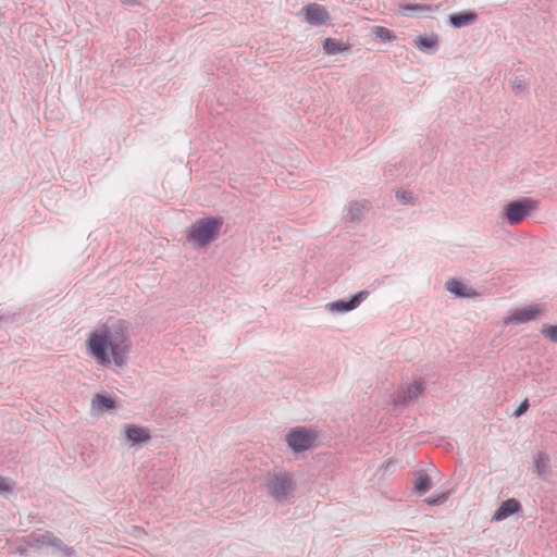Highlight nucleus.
I'll use <instances>...</instances> for the list:
<instances>
[{"instance_id":"nucleus-1","label":"nucleus","mask_w":557,"mask_h":557,"mask_svg":"<svg viewBox=\"0 0 557 557\" xmlns=\"http://www.w3.org/2000/svg\"><path fill=\"white\" fill-rule=\"evenodd\" d=\"M86 357L96 366L124 369L132 352V341L124 321L109 318L86 332L83 341Z\"/></svg>"},{"instance_id":"nucleus-2","label":"nucleus","mask_w":557,"mask_h":557,"mask_svg":"<svg viewBox=\"0 0 557 557\" xmlns=\"http://www.w3.org/2000/svg\"><path fill=\"white\" fill-rule=\"evenodd\" d=\"M223 227L221 216H203L195 220L186 231L187 245L197 251L207 249L218 240Z\"/></svg>"},{"instance_id":"nucleus-3","label":"nucleus","mask_w":557,"mask_h":557,"mask_svg":"<svg viewBox=\"0 0 557 557\" xmlns=\"http://www.w3.org/2000/svg\"><path fill=\"white\" fill-rule=\"evenodd\" d=\"M539 208V201L524 197L505 203L499 211V219L508 225H517Z\"/></svg>"},{"instance_id":"nucleus-4","label":"nucleus","mask_w":557,"mask_h":557,"mask_svg":"<svg viewBox=\"0 0 557 557\" xmlns=\"http://www.w3.org/2000/svg\"><path fill=\"white\" fill-rule=\"evenodd\" d=\"M319 432L310 426L292 428L285 435L288 448L295 454L313 449L319 445Z\"/></svg>"},{"instance_id":"nucleus-5","label":"nucleus","mask_w":557,"mask_h":557,"mask_svg":"<svg viewBox=\"0 0 557 557\" xmlns=\"http://www.w3.org/2000/svg\"><path fill=\"white\" fill-rule=\"evenodd\" d=\"M119 440L126 448H143L151 443V431L148 426L128 422L122 425Z\"/></svg>"},{"instance_id":"nucleus-6","label":"nucleus","mask_w":557,"mask_h":557,"mask_svg":"<svg viewBox=\"0 0 557 557\" xmlns=\"http://www.w3.org/2000/svg\"><path fill=\"white\" fill-rule=\"evenodd\" d=\"M368 296V292L360 290L356 294L349 295L346 298L335 299L326 302L323 306V310L330 318H339L357 310L361 304L367 300Z\"/></svg>"},{"instance_id":"nucleus-7","label":"nucleus","mask_w":557,"mask_h":557,"mask_svg":"<svg viewBox=\"0 0 557 557\" xmlns=\"http://www.w3.org/2000/svg\"><path fill=\"white\" fill-rule=\"evenodd\" d=\"M545 312V307L540 304H529L523 307L511 309L504 318L505 325L524 324L541 318Z\"/></svg>"},{"instance_id":"nucleus-8","label":"nucleus","mask_w":557,"mask_h":557,"mask_svg":"<svg viewBox=\"0 0 557 557\" xmlns=\"http://www.w3.org/2000/svg\"><path fill=\"white\" fill-rule=\"evenodd\" d=\"M265 488L268 494L276 502L287 500L294 491V483L289 475L281 474L270 479Z\"/></svg>"},{"instance_id":"nucleus-9","label":"nucleus","mask_w":557,"mask_h":557,"mask_svg":"<svg viewBox=\"0 0 557 557\" xmlns=\"http://www.w3.org/2000/svg\"><path fill=\"white\" fill-rule=\"evenodd\" d=\"M90 412L94 416L113 414L119 409V399L113 394H95L90 399Z\"/></svg>"},{"instance_id":"nucleus-10","label":"nucleus","mask_w":557,"mask_h":557,"mask_svg":"<svg viewBox=\"0 0 557 557\" xmlns=\"http://www.w3.org/2000/svg\"><path fill=\"white\" fill-rule=\"evenodd\" d=\"M33 545L37 549L51 548L53 552L59 553L63 557H73L74 550L65 547L62 542L53 536L51 533L38 534L34 536Z\"/></svg>"},{"instance_id":"nucleus-11","label":"nucleus","mask_w":557,"mask_h":557,"mask_svg":"<svg viewBox=\"0 0 557 557\" xmlns=\"http://www.w3.org/2000/svg\"><path fill=\"white\" fill-rule=\"evenodd\" d=\"M521 510V505L516 498H508L502 502L493 512L491 520L493 522H500Z\"/></svg>"},{"instance_id":"nucleus-12","label":"nucleus","mask_w":557,"mask_h":557,"mask_svg":"<svg viewBox=\"0 0 557 557\" xmlns=\"http://www.w3.org/2000/svg\"><path fill=\"white\" fill-rule=\"evenodd\" d=\"M305 20L310 25H323L330 20L326 9L320 4L311 3L302 9Z\"/></svg>"},{"instance_id":"nucleus-13","label":"nucleus","mask_w":557,"mask_h":557,"mask_svg":"<svg viewBox=\"0 0 557 557\" xmlns=\"http://www.w3.org/2000/svg\"><path fill=\"white\" fill-rule=\"evenodd\" d=\"M445 287L457 298H475L479 295L474 288L456 278L448 280Z\"/></svg>"},{"instance_id":"nucleus-14","label":"nucleus","mask_w":557,"mask_h":557,"mask_svg":"<svg viewBox=\"0 0 557 557\" xmlns=\"http://www.w3.org/2000/svg\"><path fill=\"white\" fill-rule=\"evenodd\" d=\"M440 38L436 34L419 35L413 39L414 47L426 54H433L438 50Z\"/></svg>"},{"instance_id":"nucleus-15","label":"nucleus","mask_w":557,"mask_h":557,"mask_svg":"<svg viewBox=\"0 0 557 557\" xmlns=\"http://www.w3.org/2000/svg\"><path fill=\"white\" fill-rule=\"evenodd\" d=\"M533 471L537 476L545 479L552 474L550 470V458L549 456L541 450L533 454Z\"/></svg>"},{"instance_id":"nucleus-16","label":"nucleus","mask_w":557,"mask_h":557,"mask_svg":"<svg viewBox=\"0 0 557 557\" xmlns=\"http://www.w3.org/2000/svg\"><path fill=\"white\" fill-rule=\"evenodd\" d=\"M323 52L329 55H337L350 50V45L335 38H324L321 41Z\"/></svg>"},{"instance_id":"nucleus-17","label":"nucleus","mask_w":557,"mask_h":557,"mask_svg":"<svg viewBox=\"0 0 557 557\" xmlns=\"http://www.w3.org/2000/svg\"><path fill=\"white\" fill-rule=\"evenodd\" d=\"M476 20V14L474 12L466 11V12H458L449 17V24L454 28H461L468 25H471Z\"/></svg>"},{"instance_id":"nucleus-18","label":"nucleus","mask_w":557,"mask_h":557,"mask_svg":"<svg viewBox=\"0 0 557 557\" xmlns=\"http://www.w3.org/2000/svg\"><path fill=\"white\" fill-rule=\"evenodd\" d=\"M423 392V384L419 381L409 383L401 392V399L405 403L416 400Z\"/></svg>"},{"instance_id":"nucleus-19","label":"nucleus","mask_w":557,"mask_h":557,"mask_svg":"<svg viewBox=\"0 0 557 557\" xmlns=\"http://www.w3.org/2000/svg\"><path fill=\"white\" fill-rule=\"evenodd\" d=\"M431 479L428 474L418 473L414 479L413 492L418 495L425 494L431 488Z\"/></svg>"},{"instance_id":"nucleus-20","label":"nucleus","mask_w":557,"mask_h":557,"mask_svg":"<svg viewBox=\"0 0 557 557\" xmlns=\"http://www.w3.org/2000/svg\"><path fill=\"white\" fill-rule=\"evenodd\" d=\"M372 35L382 41H393L396 39L395 34L386 27L374 26L371 29Z\"/></svg>"},{"instance_id":"nucleus-21","label":"nucleus","mask_w":557,"mask_h":557,"mask_svg":"<svg viewBox=\"0 0 557 557\" xmlns=\"http://www.w3.org/2000/svg\"><path fill=\"white\" fill-rule=\"evenodd\" d=\"M541 334L544 338L549 341L550 343L557 344V323L556 324H543L541 329Z\"/></svg>"},{"instance_id":"nucleus-22","label":"nucleus","mask_w":557,"mask_h":557,"mask_svg":"<svg viewBox=\"0 0 557 557\" xmlns=\"http://www.w3.org/2000/svg\"><path fill=\"white\" fill-rule=\"evenodd\" d=\"M528 83L523 78H516L512 82V91L515 95H523L528 91Z\"/></svg>"},{"instance_id":"nucleus-23","label":"nucleus","mask_w":557,"mask_h":557,"mask_svg":"<svg viewBox=\"0 0 557 557\" xmlns=\"http://www.w3.org/2000/svg\"><path fill=\"white\" fill-rule=\"evenodd\" d=\"M448 498L447 493H435L426 498L429 505H441Z\"/></svg>"},{"instance_id":"nucleus-24","label":"nucleus","mask_w":557,"mask_h":557,"mask_svg":"<svg viewBox=\"0 0 557 557\" xmlns=\"http://www.w3.org/2000/svg\"><path fill=\"white\" fill-rule=\"evenodd\" d=\"M400 10L405 15H411L413 12H430V8L420 5H405Z\"/></svg>"},{"instance_id":"nucleus-25","label":"nucleus","mask_w":557,"mask_h":557,"mask_svg":"<svg viewBox=\"0 0 557 557\" xmlns=\"http://www.w3.org/2000/svg\"><path fill=\"white\" fill-rule=\"evenodd\" d=\"M12 487L13 485L8 479L0 476V493L10 492Z\"/></svg>"},{"instance_id":"nucleus-26","label":"nucleus","mask_w":557,"mask_h":557,"mask_svg":"<svg viewBox=\"0 0 557 557\" xmlns=\"http://www.w3.org/2000/svg\"><path fill=\"white\" fill-rule=\"evenodd\" d=\"M529 404L528 400H523L515 410V416L520 417L528 410Z\"/></svg>"},{"instance_id":"nucleus-27","label":"nucleus","mask_w":557,"mask_h":557,"mask_svg":"<svg viewBox=\"0 0 557 557\" xmlns=\"http://www.w3.org/2000/svg\"><path fill=\"white\" fill-rule=\"evenodd\" d=\"M397 199L403 203H408L412 200V196L406 191L397 193Z\"/></svg>"},{"instance_id":"nucleus-28","label":"nucleus","mask_w":557,"mask_h":557,"mask_svg":"<svg viewBox=\"0 0 557 557\" xmlns=\"http://www.w3.org/2000/svg\"><path fill=\"white\" fill-rule=\"evenodd\" d=\"M123 3L125 4H134L135 2L132 1V0H122Z\"/></svg>"}]
</instances>
